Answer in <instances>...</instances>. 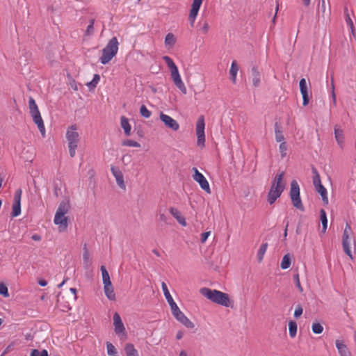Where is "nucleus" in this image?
I'll use <instances>...</instances> for the list:
<instances>
[{
    "label": "nucleus",
    "instance_id": "obj_1",
    "mask_svg": "<svg viewBox=\"0 0 356 356\" xmlns=\"http://www.w3.org/2000/svg\"><path fill=\"white\" fill-rule=\"evenodd\" d=\"M200 293L213 303L225 307H229L232 306V300L228 293L216 289H211L207 287L201 288L200 289Z\"/></svg>",
    "mask_w": 356,
    "mask_h": 356
},
{
    "label": "nucleus",
    "instance_id": "obj_2",
    "mask_svg": "<svg viewBox=\"0 0 356 356\" xmlns=\"http://www.w3.org/2000/svg\"><path fill=\"white\" fill-rule=\"evenodd\" d=\"M65 138L70 156L71 158H73L75 156L76 150L81 141V136L76 124H72L67 128Z\"/></svg>",
    "mask_w": 356,
    "mask_h": 356
},
{
    "label": "nucleus",
    "instance_id": "obj_3",
    "mask_svg": "<svg viewBox=\"0 0 356 356\" xmlns=\"http://www.w3.org/2000/svg\"><path fill=\"white\" fill-rule=\"evenodd\" d=\"M163 60L165 62L169 68L171 79L175 86L184 95L187 93L186 87L181 79L179 70L173 60L168 56H163Z\"/></svg>",
    "mask_w": 356,
    "mask_h": 356
},
{
    "label": "nucleus",
    "instance_id": "obj_4",
    "mask_svg": "<svg viewBox=\"0 0 356 356\" xmlns=\"http://www.w3.org/2000/svg\"><path fill=\"white\" fill-rule=\"evenodd\" d=\"M284 172L277 175L273 180L270 191L268 193V202L273 204L277 198H279L285 188V184L283 181Z\"/></svg>",
    "mask_w": 356,
    "mask_h": 356
},
{
    "label": "nucleus",
    "instance_id": "obj_5",
    "mask_svg": "<svg viewBox=\"0 0 356 356\" xmlns=\"http://www.w3.org/2000/svg\"><path fill=\"white\" fill-rule=\"evenodd\" d=\"M70 209V204L67 202H62L59 204L55 213L54 222L58 225V231L63 232L66 231L68 226V218L65 214Z\"/></svg>",
    "mask_w": 356,
    "mask_h": 356
},
{
    "label": "nucleus",
    "instance_id": "obj_6",
    "mask_svg": "<svg viewBox=\"0 0 356 356\" xmlns=\"http://www.w3.org/2000/svg\"><path fill=\"white\" fill-rule=\"evenodd\" d=\"M29 108L30 115L34 123L37 125L42 137L45 136V127L40 112L35 99L32 97L29 98Z\"/></svg>",
    "mask_w": 356,
    "mask_h": 356
},
{
    "label": "nucleus",
    "instance_id": "obj_7",
    "mask_svg": "<svg viewBox=\"0 0 356 356\" xmlns=\"http://www.w3.org/2000/svg\"><path fill=\"white\" fill-rule=\"evenodd\" d=\"M118 41L116 37L112 38L106 47L102 49V54L99 58L102 64L108 63L117 54L118 51Z\"/></svg>",
    "mask_w": 356,
    "mask_h": 356
},
{
    "label": "nucleus",
    "instance_id": "obj_8",
    "mask_svg": "<svg viewBox=\"0 0 356 356\" xmlns=\"http://www.w3.org/2000/svg\"><path fill=\"white\" fill-rule=\"evenodd\" d=\"M353 232L350 224L346 223L342 235V245L344 252L351 259L353 256L350 250L351 242L353 239Z\"/></svg>",
    "mask_w": 356,
    "mask_h": 356
},
{
    "label": "nucleus",
    "instance_id": "obj_9",
    "mask_svg": "<svg viewBox=\"0 0 356 356\" xmlns=\"http://www.w3.org/2000/svg\"><path fill=\"white\" fill-rule=\"evenodd\" d=\"M290 197L293 207L303 211L304 206L300 196V188L296 180H293L291 183Z\"/></svg>",
    "mask_w": 356,
    "mask_h": 356
},
{
    "label": "nucleus",
    "instance_id": "obj_10",
    "mask_svg": "<svg viewBox=\"0 0 356 356\" xmlns=\"http://www.w3.org/2000/svg\"><path fill=\"white\" fill-rule=\"evenodd\" d=\"M170 309L174 317L182 325L188 328H193L194 323L179 309L177 303L175 302L170 305Z\"/></svg>",
    "mask_w": 356,
    "mask_h": 356
},
{
    "label": "nucleus",
    "instance_id": "obj_11",
    "mask_svg": "<svg viewBox=\"0 0 356 356\" xmlns=\"http://www.w3.org/2000/svg\"><path fill=\"white\" fill-rule=\"evenodd\" d=\"M205 122L204 117L203 115L199 116L196 124H195V132L197 136V145L203 148L205 146Z\"/></svg>",
    "mask_w": 356,
    "mask_h": 356
},
{
    "label": "nucleus",
    "instance_id": "obj_12",
    "mask_svg": "<svg viewBox=\"0 0 356 356\" xmlns=\"http://www.w3.org/2000/svg\"><path fill=\"white\" fill-rule=\"evenodd\" d=\"M159 119L166 128L173 131H177L179 129L180 127L178 122L163 112H160Z\"/></svg>",
    "mask_w": 356,
    "mask_h": 356
},
{
    "label": "nucleus",
    "instance_id": "obj_13",
    "mask_svg": "<svg viewBox=\"0 0 356 356\" xmlns=\"http://www.w3.org/2000/svg\"><path fill=\"white\" fill-rule=\"evenodd\" d=\"M193 170L194 175H193V179L197 182L202 190L207 193L210 194L211 193L209 184L205 177L198 171L196 168H193Z\"/></svg>",
    "mask_w": 356,
    "mask_h": 356
},
{
    "label": "nucleus",
    "instance_id": "obj_14",
    "mask_svg": "<svg viewBox=\"0 0 356 356\" xmlns=\"http://www.w3.org/2000/svg\"><path fill=\"white\" fill-rule=\"evenodd\" d=\"M22 191L21 189H17L15 191L13 203L12 206V217H17L21 213V198H22Z\"/></svg>",
    "mask_w": 356,
    "mask_h": 356
},
{
    "label": "nucleus",
    "instance_id": "obj_15",
    "mask_svg": "<svg viewBox=\"0 0 356 356\" xmlns=\"http://www.w3.org/2000/svg\"><path fill=\"white\" fill-rule=\"evenodd\" d=\"M203 0H193L188 15V21L191 26H194L195 19L198 15L200 8L202 4Z\"/></svg>",
    "mask_w": 356,
    "mask_h": 356
},
{
    "label": "nucleus",
    "instance_id": "obj_16",
    "mask_svg": "<svg viewBox=\"0 0 356 356\" xmlns=\"http://www.w3.org/2000/svg\"><path fill=\"white\" fill-rule=\"evenodd\" d=\"M111 172L114 176L116 183L118 186L122 190L126 189V184L124 181V176L122 171L119 168L115 166H111Z\"/></svg>",
    "mask_w": 356,
    "mask_h": 356
},
{
    "label": "nucleus",
    "instance_id": "obj_17",
    "mask_svg": "<svg viewBox=\"0 0 356 356\" xmlns=\"http://www.w3.org/2000/svg\"><path fill=\"white\" fill-rule=\"evenodd\" d=\"M113 325L115 327V332L117 334H125V327L120 316L117 312L113 315Z\"/></svg>",
    "mask_w": 356,
    "mask_h": 356
},
{
    "label": "nucleus",
    "instance_id": "obj_18",
    "mask_svg": "<svg viewBox=\"0 0 356 356\" xmlns=\"http://www.w3.org/2000/svg\"><path fill=\"white\" fill-rule=\"evenodd\" d=\"M300 92L302 95V104L306 106L309 104V97H308V92H307V86L305 79H301L300 81Z\"/></svg>",
    "mask_w": 356,
    "mask_h": 356
},
{
    "label": "nucleus",
    "instance_id": "obj_19",
    "mask_svg": "<svg viewBox=\"0 0 356 356\" xmlns=\"http://www.w3.org/2000/svg\"><path fill=\"white\" fill-rule=\"evenodd\" d=\"M170 214L178 221V222L184 227H186L187 223L185 218L181 215V212L175 207H170L169 209Z\"/></svg>",
    "mask_w": 356,
    "mask_h": 356
},
{
    "label": "nucleus",
    "instance_id": "obj_20",
    "mask_svg": "<svg viewBox=\"0 0 356 356\" xmlns=\"http://www.w3.org/2000/svg\"><path fill=\"white\" fill-rule=\"evenodd\" d=\"M334 137L337 142V144L339 145L341 148L343 147L344 145V134L343 129H341L339 126H334Z\"/></svg>",
    "mask_w": 356,
    "mask_h": 356
},
{
    "label": "nucleus",
    "instance_id": "obj_21",
    "mask_svg": "<svg viewBox=\"0 0 356 356\" xmlns=\"http://www.w3.org/2000/svg\"><path fill=\"white\" fill-rule=\"evenodd\" d=\"M335 345L340 356H351L349 349L346 345L343 343V341L336 340Z\"/></svg>",
    "mask_w": 356,
    "mask_h": 356
},
{
    "label": "nucleus",
    "instance_id": "obj_22",
    "mask_svg": "<svg viewBox=\"0 0 356 356\" xmlns=\"http://www.w3.org/2000/svg\"><path fill=\"white\" fill-rule=\"evenodd\" d=\"M176 42H177V38H176V36L173 33H168L165 35V40H164V44H165V46L168 49L172 48L175 46Z\"/></svg>",
    "mask_w": 356,
    "mask_h": 356
},
{
    "label": "nucleus",
    "instance_id": "obj_23",
    "mask_svg": "<svg viewBox=\"0 0 356 356\" xmlns=\"http://www.w3.org/2000/svg\"><path fill=\"white\" fill-rule=\"evenodd\" d=\"M120 125L124 129V134L127 136L131 135V127L129 124V120L125 116H122L120 118Z\"/></svg>",
    "mask_w": 356,
    "mask_h": 356
},
{
    "label": "nucleus",
    "instance_id": "obj_24",
    "mask_svg": "<svg viewBox=\"0 0 356 356\" xmlns=\"http://www.w3.org/2000/svg\"><path fill=\"white\" fill-rule=\"evenodd\" d=\"M124 353L126 356H139L138 351L131 343H127L124 346Z\"/></svg>",
    "mask_w": 356,
    "mask_h": 356
},
{
    "label": "nucleus",
    "instance_id": "obj_25",
    "mask_svg": "<svg viewBox=\"0 0 356 356\" xmlns=\"http://www.w3.org/2000/svg\"><path fill=\"white\" fill-rule=\"evenodd\" d=\"M252 81L254 87H259L261 83V74L257 67L252 69Z\"/></svg>",
    "mask_w": 356,
    "mask_h": 356
},
{
    "label": "nucleus",
    "instance_id": "obj_26",
    "mask_svg": "<svg viewBox=\"0 0 356 356\" xmlns=\"http://www.w3.org/2000/svg\"><path fill=\"white\" fill-rule=\"evenodd\" d=\"M104 291L108 299L110 300H115V294L112 284L104 285Z\"/></svg>",
    "mask_w": 356,
    "mask_h": 356
},
{
    "label": "nucleus",
    "instance_id": "obj_27",
    "mask_svg": "<svg viewBox=\"0 0 356 356\" xmlns=\"http://www.w3.org/2000/svg\"><path fill=\"white\" fill-rule=\"evenodd\" d=\"M161 288H162L164 296H165V299L167 300L169 305L175 303V302L174 301L172 296L170 295L166 284L163 282L161 283Z\"/></svg>",
    "mask_w": 356,
    "mask_h": 356
},
{
    "label": "nucleus",
    "instance_id": "obj_28",
    "mask_svg": "<svg viewBox=\"0 0 356 356\" xmlns=\"http://www.w3.org/2000/svg\"><path fill=\"white\" fill-rule=\"evenodd\" d=\"M238 71V67L235 60L232 63L229 73L231 76V79L234 83L236 81V76Z\"/></svg>",
    "mask_w": 356,
    "mask_h": 356
},
{
    "label": "nucleus",
    "instance_id": "obj_29",
    "mask_svg": "<svg viewBox=\"0 0 356 356\" xmlns=\"http://www.w3.org/2000/svg\"><path fill=\"white\" fill-rule=\"evenodd\" d=\"M268 246V245L267 243H264L261 245L257 252V260L259 262H261L263 261Z\"/></svg>",
    "mask_w": 356,
    "mask_h": 356
},
{
    "label": "nucleus",
    "instance_id": "obj_30",
    "mask_svg": "<svg viewBox=\"0 0 356 356\" xmlns=\"http://www.w3.org/2000/svg\"><path fill=\"white\" fill-rule=\"evenodd\" d=\"M316 191L320 193L322 197V200L323 202L326 204H328V197L327 193L326 188L323 186H318L317 188H315Z\"/></svg>",
    "mask_w": 356,
    "mask_h": 356
},
{
    "label": "nucleus",
    "instance_id": "obj_31",
    "mask_svg": "<svg viewBox=\"0 0 356 356\" xmlns=\"http://www.w3.org/2000/svg\"><path fill=\"white\" fill-rule=\"evenodd\" d=\"M102 282L104 285L111 284L109 274L104 266H101Z\"/></svg>",
    "mask_w": 356,
    "mask_h": 356
},
{
    "label": "nucleus",
    "instance_id": "obj_32",
    "mask_svg": "<svg viewBox=\"0 0 356 356\" xmlns=\"http://www.w3.org/2000/svg\"><path fill=\"white\" fill-rule=\"evenodd\" d=\"M291 264V259L289 254H286L284 255L282 260L280 264V267L282 269L285 270L290 267Z\"/></svg>",
    "mask_w": 356,
    "mask_h": 356
},
{
    "label": "nucleus",
    "instance_id": "obj_33",
    "mask_svg": "<svg viewBox=\"0 0 356 356\" xmlns=\"http://www.w3.org/2000/svg\"><path fill=\"white\" fill-rule=\"evenodd\" d=\"M320 218H321V220L322 222V227H323L322 232L325 233L326 230H327V215H326L325 210L321 209L320 211Z\"/></svg>",
    "mask_w": 356,
    "mask_h": 356
},
{
    "label": "nucleus",
    "instance_id": "obj_34",
    "mask_svg": "<svg viewBox=\"0 0 356 356\" xmlns=\"http://www.w3.org/2000/svg\"><path fill=\"white\" fill-rule=\"evenodd\" d=\"M297 323L293 321H291L289 323V332L291 338H294L297 334Z\"/></svg>",
    "mask_w": 356,
    "mask_h": 356
},
{
    "label": "nucleus",
    "instance_id": "obj_35",
    "mask_svg": "<svg viewBox=\"0 0 356 356\" xmlns=\"http://www.w3.org/2000/svg\"><path fill=\"white\" fill-rule=\"evenodd\" d=\"M312 172L314 174L313 177V184L315 188H317L318 186L322 185L320 175L315 168H312Z\"/></svg>",
    "mask_w": 356,
    "mask_h": 356
},
{
    "label": "nucleus",
    "instance_id": "obj_36",
    "mask_svg": "<svg viewBox=\"0 0 356 356\" xmlns=\"http://www.w3.org/2000/svg\"><path fill=\"white\" fill-rule=\"evenodd\" d=\"M100 81V76L97 74H95L91 81L86 83V86L90 89L93 90L96 88L97 85Z\"/></svg>",
    "mask_w": 356,
    "mask_h": 356
},
{
    "label": "nucleus",
    "instance_id": "obj_37",
    "mask_svg": "<svg viewBox=\"0 0 356 356\" xmlns=\"http://www.w3.org/2000/svg\"><path fill=\"white\" fill-rule=\"evenodd\" d=\"M312 330L314 334H321L323 332V326L320 323L314 321L312 325Z\"/></svg>",
    "mask_w": 356,
    "mask_h": 356
},
{
    "label": "nucleus",
    "instance_id": "obj_38",
    "mask_svg": "<svg viewBox=\"0 0 356 356\" xmlns=\"http://www.w3.org/2000/svg\"><path fill=\"white\" fill-rule=\"evenodd\" d=\"M330 6V5L328 4ZM327 8V3L325 0H321V5L318 7V13H321L323 17H324L327 14H330V8H328V12L327 13L326 10Z\"/></svg>",
    "mask_w": 356,
    "mask_h": 356
},
{
    "label": "nucleus",
    "instance_id": "obj_39",
    "mask_svg": "<svg viewBox=\"0 0 356 356\" xmlns=\"http://www.w3.org/2000/svg\"><path fill=\"white\" fill-rule=\"evenodd\" d=\"M122 145L127 146V147H140V144L139 143H138L137 141L133 140H130V139L124 140L122 142Z\"/></svg>",
    "mask_w": 356,
    "mask_h": 356
},
{
    "label": "nucleus",
    "instance_id": "obj_40",
    "mask_svg": "<svg viewBox=\"0 0 356 356\" xmlns=\"http://www.w3.org/2000/svg\"><path fill=\"white\" fill-rule=\"evenodd\" d=\"M106 349L108 356H117V350L111 343H106Z\"/></svg>",
    "mask_w": 356,
    "mask_h": 356
},
{
    "label": "nucleus",
    "instance_id": "obj_41",
    "mask_svg": "<svg viewBox=\"0 0 356 356\" xmlns=\"http://www.w3.org/2000/svg\"><path fill=\"white\" fill-rule=\"evenodd\" d=\"M140 113L145 118H149L152 115V112L149 111L145 105L140 106Z\"/></svg>",
    "mask_w": 356,
    "mask_h": 356
},
{
    "label": "nucleus",
    "instance_id": "obj_42",
    "mask_svg": "<svg viewBox=\"0 0 356 356\" xmlns=\"http://www.w3.org/2000/svg\"><path fill=\"white\" fill-rule=\"evenodd\" d=\"M94 24H95V19H92L90 20V24L87 26V29L86 30V35H91L94 33Z\"/></svg>",
    "mask_w": 356,
    "mask_h": 356
},
{
    "label": "nucleus",
    "instance_id": "obj_43",
    "mask_svg": "<svg viewBox=\"0 0 356 356\" xmlns=\"http://www.w3.org/2000/svg\"><path fill=\"white\" fill-rule=\"evenodd\" d=\"M279 149H280V152L281 154V157L282 158L285 157L286 155V151H287V145H286V142H282V143H280Z\"/></svg>",
    "mask_w": 356,
    "mask_h": 356
},
{
    "label": "nucleus",
    "instance_id": "obj_44",
    "mask_svg": "<svg viewBox=\"0 0 356 356\" xmlns=\"http://www.w3.org/2000/svg\"><path fill=\"white\" fill-rule=\"evenodd\" d=\"M275 140H276L277 142H279V143H281L282 142H285L284 141V135L282 134V131H280L278 129H275Z\"/></svg>",
    "mask_w": 356,
    "mask_h": 356
},
{
    "label": "nucleus",
    "instance_id": "obj_45",
    "mask_svg": "<svg viewBox=\"0 0 356 356\" xmlns=\"http://www.w3.org/2000/svg\"><path fill=\"white\" fill-rule=\"evenodd\" d=\"M31 356H48V353L46 350L40 351L37 349H34L31 351Z\"/></svg>",
    "mask_w": 356,
    "mask_h": 356
},
{
    "label": "nucleus",
    "instance_id": "obj_46",
    "mask_svg": "<svg viewBox=\"0 0 356 356\" xmlns=\"http://www.w3.org/2000/svg\"><path fill=\"white\" fill-rule=\"evenodd\" d=\"M83 259L84 263L86 265L90 264L91 260H90V254L87 249H85V251L83 254Z\"/></svg>",
    "mask_w": 356,
    "mask_h": 356
},
{
    "label": "nucleus",
    "instance_id": "obj_47",
    "mask_svg": "<svg viewBox=\"0 0 356 356\" xmlns=\"http://www.w3.org/2000/svg\"><path fill=\"white\" fill-rule=\"evenodd\" d=\"M302 307H301V305H298L295 309L293 316L295 318H298L302 314Z\"/></svg>",
    "mask_w": 356,
    "mask_h": 356
},
{
    "label": "nucleus",
    "instance_id": "obj_48",
    "mask_svg": "<svg viewBox=\"0 0 356 356\" xmlns=\"http://www.w3.org/2000/svg\"><path fill=\"white\" fill-rule=\"evenodd\" d=\"M294 279H295V281H296V286L298 287L299 291L302 293L303 291V289H302V286L300 284V279H299V275L296 274L294 276Z\"/></svg>",
    "mask_w": 356,
    "mask_h": 356
},
{
    "label": "nucleus",
    "instance_id": "obj_49",
    "mask_svg": "<svg viewBox=\"0 0 356 356\" xmlns=\"http://www.w3.org/2000/svg\"><path fill=\"white\" fill-rule=\"evenodd\" d=\"M211 232L210 231H209V232H204L201 234L200 240H201L202 243H204L207 241L208 237L211 235Z\"/></svg>",
    "mask_w": 356,
    "mask_h": 356
},
{
    "label": "nucleus",
    "instance_id": "obj_50",
    "mask_svg": "<svg viewBox=\"0 0 356 356\" xmlns=\"http://www.w3.org/2000/svg\"><path fill=\"white\" fill-rule=\"evenodd\" d=\"M1 296H4V297L9 296L8 288L3 284H1Z\"/></svg>",
    "mask_w": 356,
    "mask_h": 356
},
{
    "label": "nucleus",
    "instance_id": "obj_51",
    "mask_svg": "<svg viewBox=\"0 0 356 356\" xmlns=\"http://www.w3.org/2000/svg\"><path fill=\"white\" fill-rule=\"evenodd\" d=\"M209 25L207 22H204L203 24H202V26L201 27V31L203 33H207V32L209 31Z\"/></svg>",
    "mask_w": 356,
    "mask_h": 356
},
{
    "label": "nucleus",
    "instance_id": "obj_52",
    "mask_svg": "<svg viewBox=\"0 0 356 356\" xmlns=\"http://www.w3.org/2000/svg\"><path fill=\"white\" fill-rule=\"evenodd\" d=\"M15 341H12L8 346V347L6 348L4 353H7L8 352H9L11 349H13V348L14 347V346L15 345Z\"/></svg>",
    "mask_w": 356,
    "mask_h": 356
},
{
    "label": "nucleus",
    "instance_id": "obj_53",
    "mask_svg": "<svg viewBox=\"0 0 356 356\" xmlns=\"http://www.w3.org/2000/svg\"><path fill=\"white\" fill-rule=\"evenodd\" d=\"M167 216L165 213H160L159 214V220L162 222H164L167 223Z\"/></svg>",
    "mask_w": 356,
    "mask_h": 356
},
{
    "label": "nucleus",
    "instance_id": "obj_54",
    "mask_svg": "<svg viewBox=\"0 0 356 356\" xmlns=\"http://www.w3.org/2000/svg\"><path fill=\"white\" fill-rule=\"evenodd\" d=\"M346 22L348 24V25L350 26V29L353 30V23L350 17V16L348 15H347V17H346Z\"/></svg>",
    "mask_w": 356,
    "mask_h": 356
},
{
    "label": "nucleus",
    "instance_id": "obj_55",
    "mask_svg": "<svg viewBox=\"0 0 356 356\" xmlns=\"http://www.w3.org/2000/svg\"><path fill=\"white\" fill-rule=\"evenodd\" d=\"M184 336V332L182 331H178L176 334V339L179 340L181 339Z\"/></svg>",
    "mask_w": 356,
    "mask_h": 356
},
{
    "label": "nucleus",
    "instance_id": "obj_56",
    "mask_svg": "<svg viewBox=\"0 0 356 356\" xmlns=\"http://www.w3.org/2000/svg\"><path fill=\"white\" fill-rule=\"evenodd\" d=\"M31 238L35 241H39L41 240V237L40 235L38 234H33L32 236H31Z\"/></svg>",
    "mask_w": 356,
    "mask_h": 356
},
{
    "label": "nucleus",
    "instance_id": "obj_57",
    "mask_svg": "<svg viewBox=\"0 0 356 356\" xmlns=\"http://www.w3.org/2000/svg\"><path fill=\"white\" fill-rule=\"evenodd\" d=\"M332 99L333 104L335 106L337 104V98H336V95H335L334 91H332Z\"/></svg>",
    "mask_w": 356,
    "mask_h": 356
},
{
    "label": "nucleus",
    "instance_id": "obj_58",
    "mask_svg": "<svg viewBox=\"0 0 356 356\" xmlns=\"http://www.w3.org/2000/svg\"><path fill=\"white\" fill-rule=\"evenodd\" d=\"M38 284L41 286H47V282L44 280H40L38 281Z\"/></svg>",
    "mask_w": 356,
    "mask_h": 356
},
{
    "label": "nucleus",
    "instance_id": "obj_59",
    "mask_svg": "<svg viewBox=\"0 0 356 356\" xmlns=\"http://www.w3.org/2000/svg\"><path fill=\"white\" fill-rule=\"evenodd\" d=\"M179 356H188V355H187V353L185 350H181L179 353Z\"/></svg>",
    "mask_w": 356,
    "mask_h": 356
},
{
    "label": "nucleus",
    "instance_id": "obj_60",
    "mask_svg": "<svg viewBox=\"0 0 356 356\" xmlns=\"http://www.w3.org/2000/svg\"><path fill=\"white\" fill-rule=\"evenodd\" d=\"M331 88H332V92L334 91V84L333 78H332V79H331Z\"/></svg>",
    "mask_w": 356,
    "mask_h": 356
},
{
    "label": "nucleus",
    "instance_id": "obj_61",
    "mask_svg": "<svg viewBox=\"0 0 356 356\" xmlns=\"http://www.w3.org/2000/svg\"><path fill=\"white\" fill-rule=\"evenodd\" d=\"M288 225H288V223H287V224H286V225L285 229H284V238H286V236H287Z\"/></svg>",
    "mask_w": 356,
    "mask_h": 356
},
{
    "label": "nucleus",
    "instance_id": "obj_62",
    "mask_svg": "<svg viewBox=\"0 0 356 356\" xmlns=\"http://www.w3.org/2000/svg\"><path fill=\"white\" fill-rule=\"evenodd\" d=\"M302 2L306 6H307L310 3V0H302Z\"/></svg>",
    "mask_w": 356,
    "mask_h": 356
},
{
    "label": "nucleus",
    "instance_id": "obj_63",
    "mask_svg": "<svg viewBox=\"0 0 356 356\" xmlns=\"http://www.w3.org/2000/svg\"><path fill=\"white\" fill-rule=\"evenodd\" d=\"M65 280H63L60 284H59L58 285V288L62 287V286H63V285L65 284Z\"/></svg>",
    "mask_w": 356,
    "mask_h": 356
},
{
    "label": "nucleus",
    "instance_id": "obj_64",
    "mask_svg": "<svg viewBox=\"0 0 356 356\" xmlns=\"http://www.w3.org/2000/svg\"><path fill=\"white\" fill-rule=\"evenodd\" d=\"M70 291H71L74 294H76V289H74V288H71V289H70Z\"/></svg>",
    "mask_w": 356,
    "mask_h": 356
}]
</instances>
